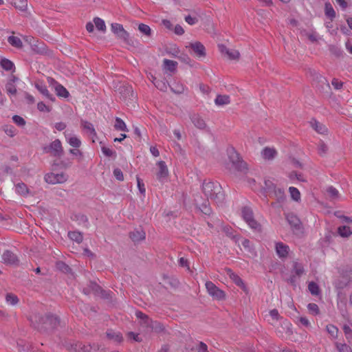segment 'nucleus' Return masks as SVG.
<instances>
[{"label":"nucleus","instance_id":"obj_1","mask_svg":"<svg viewBox=\"0 0 352 352\" xmlns=\"http://www.w3.org/2000/svg\"><path fill=\"white\" fill-rule=\"evenodd\" d=\"M202 191L206 199L195 198V204L202 213L210 215L212 213V208L208 199H210L217 205H220L225 200V195L220 184L210 180H204L202 184Z\"/></svg>","mask_w":352,"mask_h":352},{"label":"nucleus","instance_id":"obj_2","mask_svg":"<svg viewBox=\"0 0 352 352\" xmlns=\"http://www.w3.org/2000/svg\"><path fill=\"white\" fill-rule=\"evenodd\" d=\"M30 320L34 328L41 332H47L56 329L60 325V318L56 315L47 314L45 316L34 313Z\"/></svg>","mask_w":352,"mask_h":352},{"label":"nucleus","instance_id":"obj_3","mask_svg":"<svg viewBox=\"0 0 352 352\" xmlns=\"http://www.w3.org/2000/svg\"><path fill=\"white\" fill-rule=\"evenodd\" d=\"M314 76L313 85L322 94L329 96L331 94V87L328 80L315 71H310Z\"/></svg>","mask_w":352,"mask_h":352},{"label":"nucleus","instance_id":"obj_4","mask_svg":"<svg viewBox=\"0 0 352 352\" xmlns=\"http://www.w3.org/2000/svg\"><path fill=\"white\" fill-rule=\"evenodd\" d=\"M117 91L120 95V99L126 102L127 105L135 101L136 95L133 92L131 85L123 83L119 86Z\"/></svg>","mask_w":352,"mask_h":352},{"label":"nucleus","instance_id":"obj_5","mask_svg":"<svg viewBox=\"0 0 352 352\" xmlns=\"http://www.w3.org/2000/svg\"><path fill=\"white\" fill-rule=\"evenodd\" d=\"M228 158L236 170L243 173L248 170L247 164L234 148L228 151Z\"/></svg>","mask_w":352,"mask_h":352},{"label":"nucleus","instance_id":"obj_6","mask_svg":"<svg viewBox=\"0 0 352 352\" xmlns=\"http://www.w3.org/2000/svg\"><path fill=\"white\" fill-rule=\"evenodd\" d=\"M241 212L243 219L252 230L258 232L262 231L261 225L254 219L253 212L250 208L243 207Z\"/></svg>","mask_w":352,"mask_h":352},{"label":"nucleus","instance_id":"obj_7","mask_svg":"<svg viewBox=\"0 0 352 352\" xmlns=\"http://www.w3.org/2000/svg\"><path fill=\"white\" fill-rule=\"evenodd\" d=\"M206 288L208 294L214 299L223 300L226 298L225 292L217 287L212 281H207L206 283Z\"/></svg>","mask_w":352,"mask_h":352},{"label":"nucleus","instance_id":"obj_8","mask_svg":"<svg viewBox=\"0 0 352 352\" xmlns=\"http://www.w3.org/2000/svg\"><path fill=\"white\" fill-rule=\"evenodd\" d=\"M43 151L50 153L54 157H61L63 154L62 144L58 139L53 141L49 146H44Z\"/></svg>","mask_w":352,"mask_h":352},{"label":"nucleus","instance_id":"obj_9","mask_svg":"<svg viewBox=\"0 0 352 352\" xmlns=\"http://www.w3.org/2000/svg\"><path fill=\"white\" fill-rule=\"evenodd\" d=\"M111 30L118 38L129 43V34L124 29L122 25L117 23H111Z\"/></svg>","mask_w":352,"mask_h":352},{"label":"nucleus","instance_id":"obj_10","mask_svg":"<svg viewBox=\"0 0 352 352\" xmlns=\"http://www.w3.org/2000/svg\"><path fill=\"white\" fill-rule=\"evenodd\" d=\"M47 82L54 88L56 95L58 97L67 98L69 96V93L67 89L62 85L59 84L52 77H47Z\"/></svg>","mask_w":352,"mask_h":352},{"label":"nucleus","instance_id":"obj_11","mask_svg":"<svg viewBox=\"0 0 352 352\" xmlns=\"http://www.w3.org/2000/svg\"><path fill=\"white\" fill-rule=\"evenodd\" d=\"M45 181L51 184H61L67 181V177L64 173H50L45 175Z\"/></svg>","mask_w":352,"mask_h":352},{"label":"nucleus","instance_id":"obj_12","mask_svg":"<svg viewBox=\"0 0 352 352\" xmlns=\"http://www.w3.org/2000/svg\"><path fill=\"white\" fill-rule=\"evenodd\" d=\"M157 165L159 168V170L157 173V178L160 182L164 183L165 181H166L168 176V167L164 161L158 162Z\"/></svg>","mask_w":352,"mask_h":352},{"label":"nucleus","instance_id":"obj_13","mask_svg":"<svg viewBox=\"0 0 352 352\" xmlns=\"http://www.w3.org/2000/svg\"><path fill=\"white\" fill-rule=\"evenodd\" d=\"M2 260L4 263L10 265H18L19 260L16 254L10 250H6L2 255Z\"/></svg>","mask_w":352,"mask_h":352},{"label":"nucleus","instance_id":"obj_14","mask_svg":"<svg viewBox=\"0 0 352 352\" xmlns=\"http://www.w3.org/2000/svg\"><path fill=\"white\" fill-rule=\"evenodd\" d=\"M186 47H190L196 56L199 58L205 57L206 55L204 45L199 41L190 43Z\"/></svg>","mask_w":352,"mask_h":352},{"label":"nucleus","instance_id":"obj_15","mask_svg":"<svg viewBox=\"0 0 352 352\" xmlns=\"http://www.w3.org/2000/svg\"><path fill=\"white\" fill-rule=\"evenodd\" d=\"M19 80V78L14 75H11L8 82L6 84V91L10 96H15L17 93V89L15 83Z\"/></svg>","mask_w":352,"mask_h":352},{"label":"nucleus","instance_id":"obj_16","mask_svg":"<svg viewBox=\"0 0 352 352\" xmlns=\"http://www.w3.org/2000/svg\"><path fill=\"white\" fill-rule=\"evenodd\" d=\"M275 250L278 256L281 259H284L288 256L289 247L282 242H276L275 243Z\"/></svg>","mask_w":352,"mask_h":352},{"label":"nucleus","instance_id":"obj_17","mask_svg":"<svg viewBox=\"0 0 352 352\" xmlns=\"http://www.w3.org/2000/svg\"><path fill=\"white\" fill-rule=\"evenodd\" d=\"M190 118L192 122L197 128L199 129H204L206 126V124L204 119H202L198 113L195 112L191 113L188 115Z\"/></svg>","mask_w":352,"mask_h":352},{"label":"nucleus","instance_id":"obj_18","mask_svg":"<svg viewBox=\"0 0 352 352\" xmlns=\"http://www.w3.org/2000/svg\"><path fill=\"white\" fill-rule=\"evenodd\" d=\"M286 219L292 229L298 230L300 229L301 223L300 219L295 214L290 213L286 215Z\"/></svg>","mask_w":352,"mask_h":352},{"label":"nucleus","instance_id":"obj_19","mask_svg":"<svg viewBox=\"0 0 352 352\" xmlns=\"http://www.w3.org/2000/svg\"><path fill=\"white\" fill-rule=\"evenodd\" d=\"M311 126L318 133L320 134H327L328 129L325 125L319 122L314 118H312L310 122Z\"/></svg>","mask_w":352,"mask_h":352},{"label":"nucleus","instance_id":"obj_20","mask_svg":"<svg viewBox=\"0 0 352 352\" xmlns=\"http://www.w3.org/2000/svg\"><path fill=\"white\" fill-rule=\"evenodd\" d=\"M35 87L41 94L49 100L53 101L55 99L54 96L49 92L46 85L43 82H36Z\"/></svg>","mask_w":352,"mask_h":352},{"label":"nucleus","instance_id":"obj_21","mask_svg":"<svg viewBox=\"0 0 352 352\" xmlns=\"http://www.w3.org/2000/svg\"><path fill=\"white\" fill-rule=\"evenodd\" d=\"M67 348L69 350H74L76 352H91L92 346L90 344L85 345L82 343H76L70 344V346Z\"/></svg>","mask_w":352,"mask_h":352},{"label":"nucleus","instance_id":"obj_22","mask_svg":"<svg viewBox=\"0 0 352 352\" xmlns=\"http://www.w3.org/2000/svg\"><path fill=\"white\" fill-rule=\"evenodd\" d=\"M129 237L131 239V240L133 242H139L145 239L146 234H145V232L143 231L142 229L135 230L129 233Z\"/></svg>","mask_w":352,"mask_h":352},{"label":"nucleus","instance_id":"obj_23","mask_svg":"<svg viewBox=\"0 0 352 352\" xmlns=\"http://www.w3.org/2000/svg\"><path fill=\"white\" fill-rule=\"evenodd\" d=\"M107 337L109 340L116 343H120L123 340V337L120 332H116L111 329L107 331Z\"/></svg>","mask_w":352,"mask_h":352},{"label":"nucleus","instance_id":"obj_24","mask_svg":"<svg viewBox=\"0 0 352 352\" xmlns=\"http://www.w3.org/2000/svg\"><path fill=\"white\" fill-rule=\"evenodd\" d=\"M270 197H274L278 203H283L286 199V195L283 189L276 188L272 193Z\"/></svg>","mask_w":352,"mask_h":352},{"label":"nucleus","instance_id":"obj_25","mask_svg":"<svg viewBox=\"0 0 352 352\" xmlns=\"http://www.w3.org/2000/svg\"><path fill=\"white\" fill-rule=\"evenodd\" d=\"M277 154L276 151L273 148L265 147L263 149L261 155L265 160H272Z\"/></svg>","mask_w":352,"mask_h":352},{"label":"nucleus","instance_id":"obj_26","mask_svg":"<svg viewBox=\"0 0 352 352\" xmlns=\"http://www.w3.org/2000/svg\"><path fill=\"white\" fill-rule=\"evenodd\" d=\"M292 274H294L300 278L305 274V269L302 263L297 261H294L292 264Z\"/></svg>","mask_w":352,"mask_h":352},{"label":"nucleus","instance_id":"obj_27","mask_svg":"<svg viewBox=\"0 0 352 352\" xmlns=\"http://www.w3.org/2000/svg\"><path fill=\"white\" fill-rule=\"evenodd\" d=\"M264 187L263 192L266 193L269 196H272V192L277 188L276 185L270 179H265L264 182Z\"/></svg>","mask_w":352,"mask_h":352},{"label":"nucleus","instance_id":"obj_28","mask_svg":"<svg viewBox=\"0 0 352 352\" xmlns=\"http://www.w3.org/2000/svg\"><path fill=\"white\" fill-rule=\"evenodd\" d=\"M214 103L219 107H223V105L228 104L230 103V96L228 95H217Z\"/></svg>","mask_w":352,"mask_h":352},{"label":"nucleus","instance_id":"obj_29","mask_svg":"<svg viewBox=\"0 0 352 352\" xmlns=\"http://www.w3.org/2000/svg\"><path fill=\"white\" fill-rule=\"evenodd\" d=\"M0 65L6 71H15L14 64L8 58H3L0 60Z\"/></svg>","mask_w":352,"mask_h":352},{"label":"nucleus","instance_id":"obj_30","mask_svg":"<svg viewBox=\"0 0 352 352\" xmlns=\"http://www.w3.org/2000/svg\"><path fill=\"white\" fill-rule=\"evenodd\" d=\"M324 13L325 15L333 21L336 17V12L332 6V5L329 2H326L324 5Z\"/></svg>","mask_w":352,"mask_h":352},{"label":"nucleus","instance_id":"obj_31","mask_svg":"<svg viewBox=\"0 0 352 352\" xmlns=\"http://www.w3.org/2000/svg\"><path fill=\"white\" fill-rule=\"evenodd\" d=\"M190 352H208V346L204 342H199L197 345L190 347Z\"/></svg>","mask_w":352,"mask_h":352},{"label":"nucleus","instance_id":"obj_32","mask_svg":"<svg viewBox=\"0 0 352 352\" xmlns=\"http://www.w3.org/2000/svg\"><path fill=\"white\" fill-rule=\"evenodd\" d=\"M326 192L328 194L329 198L332 200L338 199L340 197L338 190L332 186L327 187L326 189Z\"/></svg>","mask_w":352,"mask_h":352},{"label":"nucleus","instance_id":"obj_33","mask_svg":"<svg viewBox=\"0 0 352 352\" xmlns=\"http://www.w3.org/2000/svg\"><path fill=\"white\" fill-rule=\"evenodd\" d=\"M163 62H164V68L166 70H168L170 72H174L176 71V67L177 65V63L176 61L165 58Z\"/></svg>","mask_w":352,"mask_h":352},{"label":"nucleus","instance_id":"obj_34","mask_svg":"<svg viewBox=\"0 0 352 352\" xmlns=\"http://www.w3.org/2000/svg\"><path fill=\"white\" fill-rule=\"evenodd\" d=\"M8 42L13 47L16 48H21L23 47V43L21 40L16 36H10L8 38Z\"/></svg>","mask_w":352,"mask_h":352},{"label":"nucleus","instance_id":"obj_35","mask_svg":"<svg viewBox=\"0 0 352 352\" xmlns=\"http://www.w3.org/2000/svg\"><path fill=\"white\" fill-rule=\"evenodd\" d=\"M115 121L114 128L116 130L128 131L125 122L121 118L116 117Z\"/></svg>","mask_w":352,"mask_h":352},{"label":"nucleus","instance_id":"obj_36","mask_svg":"<svg viewBox=\"0 0 352 352\" xmlns=\"http://www.w3.org/2000/svg\"><path fill=\"white\" fill-rule=\"evenodd\" d=\"M68 236L70 239L76 241L78 243H80L83 240L82 234L77 231L69 232Z\"/></svg>","mask_w":352,"mask_h":352},{"label":"nucleus","instance_id":"obj_37","mask_svg":"<svg viewBox=\"0 0 352 352\" xmlns=\"http://www.w3.org/2000/svg\"><path fill=\"white\" fill-rule=\"evenodd\" d=\"M231 279L237 286H239L245 293L248 292V287L243 283V280L236 274L232 275Z\"/></svg>","mask_w":352,"mask_h":352},{"label":"nucleus","instance_id":"obj_38","mask_svg":"<svg viewBox=\"0 0 352 352\" xmlns=\"http://www.w3.org/2000/svg\"><path fill=\"white\" fill-rule=\"evenodd\" d=\"M12 4L14 6L20 11H25L28 6L27 0H13Z\"/></svg>","mask_w":352,"mask_h":352},{"label":"nucleus","instance_id":"obj_39","mask_svg":"<svg viewBox=\"0 0 352 352\" xmlns=\"http://www.w3.org/2000/svg\"><path fill=\"white\" fill-rule=\"evenodd\" d=\"M150 329L155 333H165L166 331L164 326L161 322L154 320Z\"/></svg>","mask_w":352,"mask_h":352},{"label":"nucleus","instance_id":"obj_40","mask_svg":"<svg viewBox=\"0 0 352 352\" xmlns=\"http://www.w3.org/2000/svg\"><path fill=\"white\" fill-rule=\"evenodd\" d=\"M20 352H34L32 345L21 341L17 344Z\"/></svg>","mask_w":352,"mask_h":352},{"label":"nucleus","instance_id":"obj_41","mask_svg":"<svg viewBox=\"0 0 352 352\" xmlns=\"http://www.w3.org/2000/svg\"><path fill=\"white\" fill-rule=\"evenodd\" d=\"M338 232L342 237H348L352 234L350 227L343 226L338 228Z\"/></svg>","mask_w":352,"mask_h":352},{"label":"nucleus","instance_id":"obj_42","mask_svg":"<svg viewBox=\"0 0 352 352\" xmlns=\"http://www.w3.org/2000/svg\"><path fill=\"white\" fill-rule=\"evenodd\" d=\"M16 192L21 195L25 196L29 193V189L24 183H18L16 185Z\"/></svg>","mask_w":352,"mask_h":352},{"label":"nucleus","instance_id":"obj_43","mask_svg":"<svg viewBox=\"0 0 352 352\" xmlns=\"http://www.w3.org/2000/svg\"><path fill=\"white\" fill-rule=\"evenodd\" d=\"M308 289L309 292L314 296H318L320 294V289L317 283L315 282H310L308 285Z\"/></svg>","mask_w":352,"mask_h":352},{"label":"nucleus","instance_id":"obj_44","mask_svg":"<svg viewBox=\"0 0 352 352\" xmlns=\"http://www.w3.org/2000/svg\"><path fill=\"white\" fill-rule=\"evenodd\" d=\"M56 266L58 270L65 274L70 273L72 271L70 267L63 261L56 262Z\"/></svg>","mask_w":352,"mask_h":352},{"label":"nucleus","instance_id":"obj_45","mask_svg":"<svg viewBox=\"0 0 352 352\" xmlns=\"http://www.w3.org/2000/svg\"><path fill=\"white\" fill-rule=\"evenodd\" d=\"M6 302L11 305H15L19 302L18 297L12 293H8L6 294Z\"/></svg>","mask_w":352,"mask_h":352},{"label":"nucleus","instance_id":"obj_46","mask_svg":"<svg viewBox=\"0 0 352 352\" xmlns=\"http://www.w3.org/2000/svg\"><path fill=\"white\" fill-rule=\"evenodd\" d=\"M81 125L84 129L88 130L91 133V135H93L94 136L96 135V131L94 128V126L91 123H90L87 121L82 120Z\"/></svg>","mask_w":352,"mask_h":352},{"label":"nucleus","instance_id":"obj_47","mask_svg":"<svg viewBox=\"0 0 352 352\" xmlns=\"http://www.w3.org/2000/svg\"><path fill=\"white\" fill-rule=\"evenodd\" d=\"M289 191L291 195V197L296 201H298L300 199V191L295 187H289Z\"/></svg>","mask_w":352,"mask_h":352},{"label":"nucleus","instance_id":"obj_48","mask_svg":"<svg viewBox=\"0 0 352 352\" xmlns=\"http://www.w3.org/2000/svg\"><path fill=\"white\" fill-rule=\"evenodd\" d=\"M94 22L95 23L96 28L98 30H101V31L106 30V25H105L104 21L102 19L96 17L94 19Z\"/></svg>","mask_w":352,"mask_h":352},{"label":"nucleus","instance_id":"obj_49","mask_svg":"<svg viewBox=\"0 0 352 352\" xmlns=\"http://www.w3.org/2000/svg\"><path fill=\"white\" fill-rule=\"evenodd\" d=\"M153 83L155 86L161 91H166L167 89V84L163 80H158L156 78H154Z\"/></svg>","mask_w":352,"mask_h":352},{"label":"nucleus","instance_id":"obj_50","mask_svg":"<svg viewBox=\"0 0 352 352\" xmlns=\"http://www.w3.org/2000/svg\"><path fill=\"white\" fill-rule=\"evenodd\" d=\"M223 231L226 233V234L232 238L234 240V241L236 243L239 239V237L236 235H234L232 233V229L230 227L228 226H224L223 228Z\"/></svg>","mask_w":352,"mask_h":352},{"label":"nucleus","instance_id":"obj_51","mask_svg":"<svg viewBox=\"0 0 352 352\" xmlns=\"http://www.w3.org/2000/svg\"><path fill=\"white\" fill-rule=\"evenodd\" d=\"M138 30L140 32L146 36H151V30L150 27L146 24L140 23L138 26Z\"/></svg>","mask_w":352,"mask_h":352},{"label":"nucleus","instance_id":"obj_52","mask_svg":"<svg viewBox=\"0 0 352 352\" xmlns=\"http://www.w3.org/2000/svg\"><path fill=\"white\" fill-rule=\"evenodd\" d=\"M68 143L74 148H78L81 145V141L76 136L69 138L68 139Z\"/></svg>","mask_w":352,"mask_h":352},{"label":"nucleus","instance_id":"obj_53","mask_svg":"<svg viewBox=\"0 0 352 352\" xmlns=\"http://www.w3.org/2000/svg\"><path fill=\"white\" fill-rule=\"evenodd\" d=\"M307 308L311 314L314 316L318 315L320 314V309L316 303H309L307 305Z\"/></svg>","mask_w":352,"mask_h":352},{"label":"nucleus","instance_id":"obj_54","mask_svg":"<svg viewBox=\"0 0 352 352\" xmlns=\"http://www.w3.org/2000/svg\"><path fill=\"white\" fill-rule=\"evenodd\" d=\"M4 132L10 137H14L15 135V129L12 125H4L3 127Z\"/></svg>","mask_w":352,"mask_h":352},{"label":"nucleus","instance_id":"obj_55","mask_svg":"<svg viewBox=\"0 0 352 352\" xmlns=\"http://www.w3.org/2000/svg\"><path fill=\"white\" fill-rule=\"evenodd\" d=\"M177 58L182 63H186L190 67H192V60L187 54H182Z\"/></svg>","mask_w":352,"mask_h":352},{"label":"nucleus","instance_id":"obj_56","mask_svg":"<svg viewBox=\"0 0 352 352\" xmlns=\"http://www.w3.org/2000/svg\"><path fill=\"white\" fill-rule=\"evenodd\" d=\"M101 150H102V153L107 157H116V153L115 151H112L111 149H110L109 148H107V147L103 146H102Z\"/></svg>","mask_w":352,"mask_h":352},{"label":"nucleus","instance_id":"obj_57","mask_svg":"<svg viewBox=\"0 0 352 352\" xmlns=\"http://www.w3.org/2000/svg\"><path fill=\"white\" fill-rule=\"evenodd\" d=\"M329 50L331 53L336 57H340L342 55V51L337 46L331 45L329 47Z\"/></svg>","mask_w":352,"mask_h":352},{"label":"nucleus","instance_id":"obj_58","mask_svg":"<svg viewBox=\"0 0 352 352\" xmlns=\"http://www.w3.org/2000/svg\"><path fill=\"white\" fill-rule=\"evenodd\" d=\"M240 54L236 50H230L229 52L227 54L226 56L228 57L230 60H236L239 58Z\"/></svg>","mask_w":352,"mask_h":352},{"label":"nucleus","instance_id":"obj_59","mask_svg":"<svg viewBox=\"0 0 352 352\" xmlns=\"http://www.w3.org/2000/svg\"><path fill=\"white\" fill-rule=\"evenodd\" d=\"M12 120L16 124H17L19 126H23L25 124V120L18 115H14L12 117Z\"/></svg>","mask_w":352,"mask_h":352},{"label":"nucleus","instance_id":"obj_60","mask_svg":"<svg viewBox=\"0 0 352 352\" xmlns=\"http://www.w3.org/2000/svg\"><path fill=\"white\" fill-rule=\"evenodd\" d=\"M337 349L340 352H351V348L346 344H337Z\"/></svg>","mask_w":352,"mask_h":352},{"label":"nucleus","instance_id":"obj_61","mask_svg":"<svg viewBox=\"0 0 352 352\" xmlns=\"http://www.w3.org/2000/svg\"><path fill=\"white\" fill-rule=\"evenodd\" d=\"M326 329H327V331H328V333L330 335H331L333 337H335L337 336L338 329L334 325H333V324L327 325Z\"/></svg>","mask_w":352,"mask_h":352},{"label":"nucleus","instance_id":"obj_62","mask_svg":"<svg viewBox=\"0 0 352 352\" xmlns=\"http://www.w3.org/2000/svg\"><path fill=\"white\" fill-rule=\"evenodd\" d=\"M89 287H90L91 292H94L96 295H98L99 294V292H100V289L102 288L100 285H98L95 282H91L89 283Z\"/></svg>","mask_w":352,"mask_h":352},{"label":"nucleus","instance_id":"obj_63","mask_svg":"<svg viewBox=\"0 0 352 352\" xmlns=\"http://www.w3.org/2000/svg\"><path fill=\"white\" fill-rule=\"evenodd\" d=\"M127 337L129 338V339H132L135 342H140L142 341V339L141 338L139 337V334L138 333H135L133 331H130V332H128L127 333Z\"/></svg>","mask_w":352,"mask_h":352},{"label":"nucleus","instance_id":"obj_64","mask_svg":"<svg viewBox=\"0 0 352 352\" xmlns=\"http://www.w3.org/2000/svg\"><path fill=\"white\" fill-rule=\"evenodd\" d=\"M113 175H114L115 177L118 181H123L124 180V176H123L122 171L120 168H115L113 170Z\"/></svg>","mask_w":352,"mask_h":352}]
</instances>
